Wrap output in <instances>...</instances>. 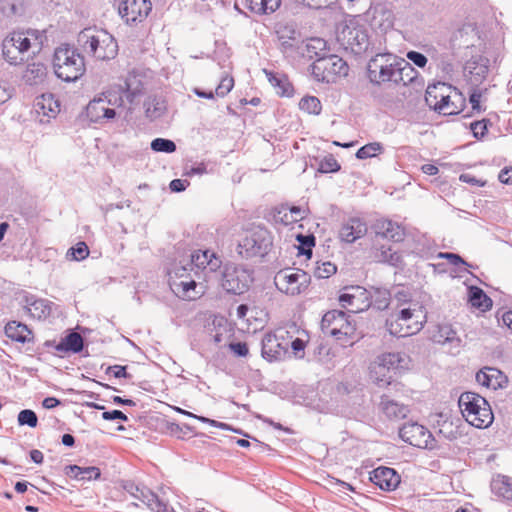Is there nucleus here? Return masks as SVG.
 Returning <instances> with one entry per match:
<instances>
[{
    "instance_id": "nucleus-1",
    "label": "nucleus",
    "mask_w": 512,
    "mask_h": 512,
    "mask_svg": "<svg viewBox=\"0 0 512 512\" xmlns=\"http://www.w3.org/2000/svg\"><path fill=\"white\" fill-rule=\"evenodd\" d=\"M221 266L222 260L214 251H196L186 264H176L168 271L169 286L177 297L195 300L204 294V282L210 280Z\"/></svg>"
},
{
    "instance_id": "nucleus-2",
    "label": "nucleus",
    "mask_w": 512,
    "mask_h": 512,
    "mask_svg": "<svg viewBox=\"0 0 512 512\" xmlns=\"http://www.w3.org/2000/svg\"><path fill=\"white\" fill-rule=\"evenodd\" d=\"M426 322V312L416 300H404L398 303L393 313L386 320L387 330L391 335L407 337L418 333Z\"/></svg>"
},
{
    "instance_id": "nucleus-3",
    "label": "nucleus",
    "mask_w": 512,
    "mask_h": 512,
    "mask_svg": "<svg viewBox=\"0 0 512 512\" xmlns=\"http://www.w3.org/2000/svg\"><path fill=\"white\" fill-rule=\"evenodd\" d=\"M77 43L84 53L96 60H111L118 54L116 39L104 29L96 27L83 29L78 34Z\"/></svg>"
},
{
    "instance_id": "nucleus-4",
    "label": "nucleus",
    "mask_w": 512,
    "mask_h": 512,
    "mask_svg": "<svg viewBox=\"0 0 512 512\" xmlns=\"http://www.w3.org/2000/svg\"><path fill=\"white\" fill-rule=\"evenodd\" d=\"M41 34L37 30L13 31L2 41V55L11 65L24 62L31 48H41Z\"/></svg>"
},
{
    "instance_id": "nucleus-5",
    "label": "nucleus",
    "mask_w": 512,
    "mask_h": 512,
    "mask_svg": "<svg viewBox=\"0 0 512 512\" xmlns=\"http://www.w3.org/2000/svg\"><path fill=\"white\" fill-rule=\"evenodd\" d=\"M52 65L56 77L65 82L77 81L86 71L83 55L68 44L55 49Z\"/></svg>"
},
{
    "instance_id": "nucleus-6",
    "label": "nucleus",
    "mask_w": 512,
    "mask_h": 512,
    "mask_svg": "<svg viewBox=\"0 0 512 512\" xmlns=\"http://www.w3.org/2000/svg\"><path fill=\"white\" fill-rule=\"evenodd\" d=\"M425 101L430 108L440 114L455 115L462 111L465 100L457 89L438 82L427 87Z\"/></svg>"
},
{
    "instance_id": "nucleus-7",
    "label": "nucleus",
    "mask_w": 512,
    "mask_h": 512,
    "mask_svg": "<svg viewBox=\"0 0 512 512\" xmlns=\"http://www.w3.org/2000/svg\"><path fill=\"white\" fill-rule=\"evenodd\" d=\"M458 405L465 420L476 428H487L494 420L489 403L477 393H462L459 397Z\"/></svg>"
},
{
    "instance_id": "nucleus-8",
    "label": "nucleus",
    "mask_w": 512,
    "mask_h": 512,
    "mask_svg": "<svg viewBox=\"0 0 512 512\" xmlns=\"http://www.w3.org/2000/svg\"><path fill=\"white\" fill-rule=\"evenodd\" d=\"M399 58L391 53L377 54L371 58L367 65V74L373 84L393 83L400 78Z\"/></svg>"
},
{
    "instance_id": "nucleus-9",
    "label": "nucleus",
    "mask_w": 512,
    "mask_h": 512,
    "mask_svg": "<svg viewBox=\"0 0 512 512\" xmlns=\"http://www.w3.org/2000/svg\"><path fill=\"white\" fill-rule=\"evenodd\" d=\"M272 246V236L270 232L262 227H257L249 231L239 242L237 251L243 258H252L255 256L263 257L268 253Z\"/></svg>"
},
{
    "instance_id": "nucleus-10",
    "label": "nucleus",
    "mask_w": 512,
    "mask_h": 512,
    "mask_svg": "<svg viewBox=\"0 0 512 512\" xmlns=\"http://www.w3.org/2000/svg\"><path fill=\"white\" fill-rule=\"evenodd\" d=\"M347 63L337 55L320 57L311 65V74L319 82L333 83L348 74Z\"/></svg>"
},
{
    "instance_id": "nucleus-11",
    "label": "nucleus",
    "mask_w": 512,
    "mask_h": 512,
    "mask_svg": "<svg viewBox=\"0 0 512 512\" xmlns=\"http://www.w3.org/2000/svg\"><path fill=\"white\" fill-rule=\"evenodd\" d=\"M310 275L303 270L285 268L274 276V284L281 292L289 296H296L305 292L310 284Z\"/></svg>"
},
{
    "instance_id": "nucleus-12",
    "label": "nucleus",
    "mask_w": 512,
    "mask_h": 512,
    "mask_svg": "<svg viewBox=\"0 0 512 512\" xmlns=\"http://www.w3.org/2000/svg\"><path fill=\"white\" fill-rule=\"evenodd\" d=\"M253 281L250 270L243 266L226 265L222 274L221 286L231 294L240 295L249 289Z\"/></svg>"
},
{
    "instance_id": "nucleus-13",
    "label": "nucleus",
    "mask_w": 512,
    "mask_h": 512,
    "mask_svg": "<svg viewBox=\"0 0 512 512\" xmlns=\"http://www.w3.org/2000/svg\"><path fill=\"white\" fill-rule=\"evenodd\" d=\"M321 327L325 334L338 340L343 337L352 338L355 333V325L347 318L345 312L338 310L327 312L322 318Z\"/></svg>"
},
{
    "instance_id": "nucleus-14",
    "label": "nucleus",
    "mask_w": 512,
    "mask_h": 512,
    "mask_svg": "<svg viewBox=\"0 0 512 512\" xmlns=\"http://www.w3.org/2000/svg\"><path fill=\"white\" fill-rule=\"evenodd\" d=\"M288 331L278 329L274 333L266 334L262 339V356L268 361H276L287 353L289 340L285 339Z\"/></svg>"
},
{
    "instance_id": "nucleus-15",
    "label": "nucleus",
    "mask_w": 512,
    "mask_h": 512,
    "mask_svg": "<svg viewBox=\"0 0 512 512\" xmlns=\"http://www.w3.org/2000/svg\"><path fill=\"white\" fill-rule=\"evenodd\" d=\"M339 302L343 308L348 309L351 313L365 311L372 305L370 292L360 286L345 288L339 296Z\"/></svg>"
},
{
    "instance_id": "nucleus-16",
    "label": "nucleus",
    "mask_w": 512,
    "mask_h": 512,
    "mask_svg": "<svg viewBox=\"0 0 512 512\" xmlns=\"http://www.w3.org/2000/svg\"><path fill=\"white\" fill-rule=\"evenodd\" d=\"M400 438L412 446L418 448H433V436L431 432L418 423H406L399 429Z\"/></svg>"
},
{
    "instance_id": "nucleus-17",
    "label": "nucleus",
    "mask_w": 512,
    "mask_h": 512,
    "mask_svg": "<svg viewBox=\"0 0 512 512\" xmlns=\"http://www.w3.org/2000/svg\"><path fill=\"white\" fill-rule=\"evenodd\" d=\"M33 111L36 121L40 124H48L55 119L60 112V102L52 93H44L35 98Z\"/></svg>"
},
{
    "instance_id": "nucleus-18",
    "label": "nucleus",
    "mask_w": 512,
    "mask_h": 512,
    "mask_svg": "<svg viewBox=\"0 0 512 512\" xmlns=\"http://www.w3.org/2000/svg\"><path fill=\"white\" fill-rule=\"evenodd\" d=\"M152 9L150 0H123L118 7L121 18L127 24L144 21Z\"/></svg>"
},
{
    "instance_id": "nucleus-19",
    "label": "nucleus",
    "mask_w": 512,
    "mask_h": 512,
    "mask_svg": "<svg viewBox=\"0 0 512 512\" xmlns=\"http://www.w3.org/2000/svg\"><path fill=\"white\" fill-rule=\"evenodd\" d=\"M337 38L342 45L356 53L363 51L368 45V35L365 30L361 26L352 23L345 25L338 32Z\"/></svg>"
},
{
    "instance_id": "nucleus-20",
    "label": "nucleus",
    "mask_w": 512,
    "mask_h": 512,
    "mask_svg": "<svg viewBox=\"0 0 512 512\" xmlns=\"http://www.w3.org/2000/svg\"><path fill=\"white\" fill-rule=\"evenodd\" d=\"M125 491L135 500L141 502L153 512H164L166 504L150 489L140 487L132 482L124 485Z\"/></svg>"
},
{
    "instance_id": "nucleus-21",
    "label": "nucleus",
    "mask_w": 512,
    "mask_h": 512,
    "mask_svg": "<svg viewBox=\"0 0 512 512\" xmlns=\"http://www.w3.org/2000/svg\"><path fill=\"white\" fill-rule=\"evenodd\" d=\"M368 231L367 223L360 217H349L339 230V238L342 242L352 244L364 237Z\"/></svg>"
},
{
    "instance_id": "nucleus-22",
    "label": "nucleus",
    "mask_w": 512,
    "mask_h": 512,
    "mask_svg": "<svg viewBox=\"0 0 512 512\" xmlns=\"http://www.w3.org/2000/svg\"><path fill=\"white\" fill-rule=\"evenodd\" d=\"M370 480L380 489L385 491H393L400 484V476L389 467H378L371 472Z\"/></svg>"
},
{
    "instance_id": "nucleus-23",
    "label": "nucleus",
    "mask_w": 512,
    "mask_h": 512,
    "mask_svg": "<svg viewBox=\"0 0 512 512\" xmlns=\"http://www.w3.org/2000/svg\"><path fill=\"white\" fill-rule=\"evenodd\" d=\"M86 114L91 122L102 123L115 118L117 112L115 108L108 107L102 97L98 95L88 103Z\"/></svg>"
},
{
    "instance_id": "nucleus-24",
    "label": "nucleus",
    "mask_w": 512,
    "mask_h": 512,
    "mask_svg": "<svg viewBox=\"0 0 512 512\" xmlns=\"http://www.w3.org/2000/svg\"><path fill=\"white\" fill-rule=\"evenodd\" d=\"M394 375L401 374L410 367L411 359L404 352H386L377 356Z\"/></svg>"
},
{
    "instance_id": "nucleus-25",
    "label": "nucleus",
    "mask_w": 512,
    "mask_h": 512,
    "mask_svg": "<svg viewBox=\"0 0 512 512\" xmlns=\"http://www.w3.org/2000/svg\"><path fill=\"white\" fill-rule=\"evenodd\" d=\"M475 378L478 384L493 390L507 384V377L497 368L485 367L476 373Z\"/></svg>"
},
{
    "instance_id": "nucleus-26",
    "label": "nucleus",
    "mask_w": 512,
    "mask_h": 512,
    "mask_svg": "<svg viewBox=\"0 0 512 512\" xmlns=\"http://www.w3.org/2000/svg\"><path fill=\"white\" fill-rule=\"evenodd\" d=\"M380 411L390 420H400L409 413L408 406L391 399L387 395H382L379 402Z\"/></svg>"
},
{
    "instance_id": "nucleus-27",
    "label": "nucleus",
    "mask_w": 512,
    "mask_h": 512,
    "mask_svg": "<svg viewBox=\"0 0 512 512\" xmlns=\"http://www.w3.org/2000/svg\"><path fill=\"white\" fill-rule=\"evenodd\" d=\"M375 232L382 238L399 242L404 238V229L396 222L388 219L379 220L375 224Z\"/></svg>"
},
{
    "instance_id": "nucleus-28",
    "label": "nucleus",
    "mask_w": 512,
    "mask_h": 512,
    "mask_svg": "<svg viewBox=\"0 0 512 512\" xmlns=\"http://www.w3.org/2000/svg\"><path fill=\"white\" fill-rule=\"evenodd\" d=\"M489 71V60L485 57H475L470 59L465 65V72L470 75V80L474 84L481 83Z\"/></svg>"
},
{
    "instance_id": "nucleus-29",
    "label": "nucleus",
    "mask_w": 512,
    "mask_h": 512,
    "mask_svg": "<svg viewBox=\"0 0 512 512\" xmlns=\"http://www.w3.org/2000/svg\"><path fill=\"white\" fill-rule=\"evenodd\" d=\"M123 91L129 104H133L142 95L145 89V83L141 75L131 73L127 76Z\"/></svg>"
},
{
    "instance_id": "nucleus-30",
    "label": "nucleus",
    "mask_w": 512,
    "mask_h": 512,
    "mask_svg": "<svg viewBox=\"0 0 512 512\" xmlns=\"http://www.w3.org/2000/svg\"><path fill=\"white\" fill-rule=\"evenodd\" d=\"M370 377L378 387L384 388L392 383L394 374L376 357L370 365Z\"/></svg>"
},
{
    "instance_id": "nucleus-31",
    "label": "nucleus",
    "mask_w": 512,
    "mask_h": 512,
    "mask_svg": "<svg viewBox=\"0 0 512 512\" xmlns=\"http://www.w3.org/2000/svg\"><path fill=\"white\" fill-rule=\"evenodd\" d=\"M47 76V67L42 62H32L23 71L22 79L27 85H38L44 82Z\"/></svg>"
},
{
    "instance_id": "nucleus-32",
    "label": "nucleus",
    "mask_w": 512,
    "mask_h": 512,
    "mask_svg": "<svg viewBox=\"0 0 512 512\" xmlns=\"http://www.w3.org/2000/svg\"><path fill=\"white\" fill-rule=\"evenodd\" d=\"M25 306L29 315L34 319H46L52 312V304L46 299L27 298Z\"/></svg>"
},
{
    "instance_id": "nucleus-33",
    "label": "nucleus",
    "mask_w": 512,
    "mask_h": 512,
    "mask_svg": "<svg viewBox=\"0 0 512 512\" xmlns=\"http://www.w3.org/2000/svg\"><path fill=\"white\" fill-rule=\"evenodd\" d=\"M305 217V211L297 206H281L274 214V220L286 226L292 225Z\"/></svg>"
},
{
    "instance_id": "nucleus-34",
    "label": "nucleus",
    "mask_w": 512,
    "mask_h": 512,
    "mask_svg": "<svg viewBox=\"0 0 512 512\" xmlns=\"http://www.w3.org/2000/svg\"><path fill=\"white\" fill-rule=\"evenodd\" d=\"M84 346L83 337L77 332H70L55 346L58 353H79Z\"/></svg>"
},
{
    "instance_id": "nucleus-35",
    "label": "nucleus",
    "mask_w": 512,
    "mask_h": 512,
    "mask_svg": "<svg viewBox=\"0 0 512 512\" xmlns=\"http://www.w3.org/2000/svg\"><path fill=\"white\" fill-rule=\"evenodd\" d=\"M327 51V42L319 37H313L308 39L303 47H302V55L303 57H307L309 59L316 58V60L320 57L326 56Z\"/></svg>"
},
{
    "instance_id": "nucleus-36",
    "label": "nucleus",
    "mask_w": 512,
    "mask_h": 512,
    "mask_svg": "<svg viewBox=\"0 0 512 512\" xmlns=\"http://www.w3.org/2000/svg\"><path fill=\"white\" fill-rule=\"evenodd\" d=\"M65 475L76 480H92L100 477V469L95 466L80 467L78 465H67L64 469Z\"/></svg>"
},
{
    "instance_id": "nucleus-37",
    "label": "nucleus",
    "mask_w": 512,
    "mask_h": 512,
    "mask_svg": "<svg viewBox=\"0 0 512 512\" xmlns=\"http://www.w3.org/2000/svg\"><path fill=\"white\" fill-rule=\"evenodd\" d=\"M433 341L439 344H450L456 348L460 346V339L457 332L449 324L438 326L437 332L433 334Z\"/></svg>"
},
{
    "instance_id": "nucleus-38",
    "label": "nucleus",
    "mask_w": 512,
    "mask_h": 512,
    "mask_svg": "<svg viewBox=\"0 0 512 512\" xmlns=\"http://www.w3.org/2000/svg\"><path fill=\"white\" fill-rule=\"evenodd\" d=\"M264 71L269 83L275 88L278 95L291 96L293 94V87L286 75Z\"/></svg>"
},
{
    "instance_id": "nucleus-39",
    "label": "nucleus",
    "mask_w": 512,
    "mask_h": 512,
    "mask_svg": "<svg viewBox=\"0 0 512 512\" xmlns=\"http://www.w3.org/2000/svg\"><path fill=\"white\" fill-rule=\"evenodd\" d=\"M99 95L108 107L115 108L116 111L124 107L127 102L122 86L111 87Z\"/></svg>"
},
{
    "instance_id": "nucleus-40",
    "label": "nucleus",
    "mask_w": 512,
    "mask_h": 512,
    "mask_svg": "<svg viewBox=\"0 0 512 512\" xmlns=\"http://www.w3.org/2000/svg\"><path fill=\"white\" fill-rule=\"evenodd\" d=\"M248 9L257 15H270L279 9L281 0H246Z\"/></svg>"
},
{
    "instance_id": "nucleus-41",
    "label": "nucleus",
    "mask_w": 512,
    "mask_h": 512,
    "mask_svg": "<svg viewBox=\"0 0 512 512\" xmlns=\"http://www.w3.org/2000/svg\"><path fill=\"white\" fill-rule=\"evenodd\" d=\"M5 334L12 340L25 343L31 340L32 333L25 324L12 321L5 326Z\"/></svg>"
},
{
    "instance_id": "nucleus-42",
    "label": "nucleus",
    "mask_w": 512,
    "mask_h": 512,
    "mask_svg": "<svg viewBox=\"0 0 512 512\" xmlns=\"http://www.w3.org/2000/svg\"><path fill=\"white\" fill-rule=\"evenodd\" d=\"M492 491L499 497L512 502V478L508 476H497L491 483Z\"/></svg>"
},
{
    "instance_id": "nucleus-43",
    "label": "nucleus",
    "mask_w": 512,
    "mask_h": 512,
    "mask_svg": "<svg viewBox=\"0 0 512 512\" xmlns=\"http://www.w3.org/2000/svg\"><path fill=\"white\" fill-rule=\"evenodd\" d=\"M144 107H145L146 117L149 118L150 120L159 119L160 117H162L165 114V112L167 110L165 100L162 98H158V97H149L145 101Z\"/></svg>"
},
{
    "instance_id": "nucleus-44",
    "label": "nucleus",
    "mask_w": 512,
    "mask_h": 512,
    "mask_svg": "<svg viewBox=\"0 0 512 512\" xmlns=\"http://www.w3.org/2000/svg\"><path fill=\"white\" fill-rule=\"evenodd\" d=\"M469 302L473 307L482 311L489 310L492 306V300L484 293V291L476 286L469 288Z\"/></svg>"
},
{
    "instance_id": "nucleus-45",
    "label": "nucleus",
    "mask_w": 512,
    "mask_h": 512,
    "mask_svg": "<svg viewBox=\"0 0 512 512\" xmlns=\"http://www.w3.org/2000/svg\"><path fill=\"white\" fill-rule=\"evenodd\" d=\"M24 11V0H0V12L6 17L22 15Z\"/></svg>"
},
{
    "instance_id": "nucleus-46",
    "label": "nucleus",
    "mask_w": 512,
    "mask_h": 512,
    "mask_svg": "<svg viewBox=\"0 0 512 512\" xmlns=\"http://www.w3.org/2000/svg\"><path fill=\"white\" fill-rule=\"evenodd\" d=\"M398 66H399V72L401 73L399 75L401 79L397 78L394 80L393 83L394 84L402 83L403 85H407L415 78L416 71L411 66V64L409 62L405 61L404 59L399 58Z\"/></svg>"
},
{
    "instance_id": "nucleus-47",
    "label": "nucleus",
    "mask_w": 512,
    "mask_h": 512,
    "mask_svg": "<svg viewBox=\"0 0 512 512\" xmlns=\"http://www.w3.org/2000/svg\"><path fill=\"white\" fill-rule=\"evenodd\" d=\"M299 108L309 114L318 115L322 106L320 100L315 96H305L299 102Z\"/></svg>"
},
{
    "instance_id": "nucleus-48",
    "label": "nucleus",
    "mask_w": 512,
    "mask_h": 512,
    "mask_svg": "<svg viewBox=\"0 0 512 512\" xmlns=\"http://www.w3.org/2000/svg\"><path fill=\"white\" fill-rule=\"evenodd\" d=\"M372 305L378 310H384L388 307L390 293L386 289H376L373 294L370 293Z\"/></svg>"
},
{
    "instance_id": "nucleus-49",
    "label": "nucleus",
    "mask_w": 512,
    "mask_h": 512,
    "mask_svg": "<svg viewBox=\"0 0 512 512\" xmlns=\"http://www.w3.org/2000/svg\"><path fill=\"white\" fill-rule=\"evenodd\" d=\"M150 147L155 152L167 154L173 153L177 149L175 142L166 138H155L152 140Z\"/></svg>"
},
{
    "instance_id": "nucleus-50",
    "label": "nucleus",
    "mask_w": 512,
    "mask_h": 512,
    "mask_svg": "<svg viewBox=\"0 0 512 512\" xmlns=\"http://www.w3.org/2000/svg\"><path fill=\"white\" fill-rule=\"evenodd\" d=\"M382 150V145L378 142L368 143L362 146L356 153L358 159H367L375 157Z\"/></svg>"
},
{
    "instance_id": "nucleus-51",
    "label": "nucleus",
    "mask_w": 512,
    "mask_h": 512,
    "mask_svg": "<svg viewBox=\"0 0 512 512\" xmlns=\"http://www.w3.org/2000/svg\"><path fill=\"white\" fill-rule=\"evenodd\" d=\"M337 271L336 265L327 261L317 264L314 268V276L318 279H326L334 275Z\"/></svg>"
},
{
    "instance_id": "nucleus-52",
    "label": "nucleus",
    "mask_w": 512,
    "mask_h": 512,
    "mask_svg": "<svg viewBox=\"0 0 512 512\" xmlns=\"http://www.w3.org/2000/svg\"><path fill=\"white\" fill-rule=\"evenodd\" d=\"M88 255H89V248L85 242H78L74 247H71L67 251V257L72 260H76V261L83 260Z\"/></svg>"
},
{
    "instance_id": "nucleus-53",
    "label": "nucleus",
    "mask_w": 512,
    "mask_h": 512,
    "mask_svg": "<svg viewBox=\"0 0 512 512\" xmlns=\"http://www.w3.org/2000/svg\"><path fill=\"white\" fill-rule=\"evenodd\" d=\"M38 422V418L36 413L30 409H24L18 414V423L20 425H27L29 427H36Z\"/></svg>"
},
{
    "instance_id": "nucleus-54",
    "label": "nucleus",
    "mask_w": 512,
    "mask_h": 512,
    "mask_svg": "<svg viewBox=\"0 0 512 512\" xmlns=\"http://www.w3.org/2000/svg\"><path fill=\"white\" fill-rule=\"evenodd\" d=\"M380 260L395 267L402 263V258L399 253L393 252L391 248L385 249L384 247H382L381 250Z\"/></svg>"
},
{
    "instance_id": "nucleus-55",
    "label": "nucleus",
    "mask_w": 512,
    "mask_h": 512,
    "mask_svg": "<svg viewBox=\"0 0 512 512\" xmlns=\"http://www.w3.org/2000/svg\"><path fill=\"white\" fill-rule=\"evenodd\" d=\"M178 412L184 414V415H187L189 417H193V418H196L197 420L203 422V423H208L210 424L211 426L213 427H217V428H220L222 430H230V426L226 423H223V422H219V421H216V420H213V419H209L207 417H204V416H198V415H195L191 412H188L186 410H183V409H180L178 408L177 409Z\"/></svg>"
},
{
    "instance_id": "nucleus-56",
    "label": "nucleus",
    "mask_w": 512,
    "mask_h": 512,
    "mask_svg": "<svg viewBox=\"0 0 512 512\" xmlns=\"http://www.w3.org/2000/svg\"><path fill=\"white\" fill-rule=\"evenodd\" d=\"M234 86V80L232 77H224L220 84L215 89V94L219 97L227 95Z\"/></svg>"
},
{
    "instance_id": "nucleus-57",
    "label": "nucleus",
    "mask_w": 512,
    "mask_h": 512,
    "mask_svg": "<svg viewBox=\"0 0 512 512\" xmlns=\"http://www.w3.org/2000/svg\"><path fill=\"white\" fill-rule=\"evenodd\" d=\"M339 169V163L332 156H329L320 162L319 170L323 173L336 172Z\"/></svg>"
},
{
    "instance_id": "nucleus-58",
    "label": "nucleus",
    "mask_w": 512,
    "mask_h": 512,
    "mask_svg": "<svg viewBox=\"0 0 512 512\" xmlns=\"http://www.w3.org/2000/svg\"><path fill=\"white\" fill-rule=\"evenodd\" d=\"M407 58L409 61H411L414 65L423 68L427 64V57L417 51H409L407 52Z\"/></svg>"
},
{
    "instance_id": "nucleus-59",
    "label": "nucleus",
    "mask_w": 512,
    "mask_h": 512,
    "mask_svg": "<svg viewBox=\"0 0 512 512\" xmlns=\"http://www.w3.org/2000/svg\"><path fill=\"white\" fill-rule=\"evenodd\" d=\"M470 128L475 138H482L487 132V121H475L471 123Z\"/></svg>"
},
{
    "instance_id": "nucleus-60",
    "label": "nucleus",
    "mask_w": 512,
    "mask_h": 512,
    "mask_svg": "<svg viewBox=\"0 0 512 512\" xmlns=\"http://www.w3.org/2000/svg\"><path fill=\"white\" fill-rule=\"evenodd\" d=\"M289 346H291L296 357L303 358L305 349V341L303 339L295 338L289 341Z\"/></svg>"
},
{
    "instance_id": "nucleus-61",
    "label": "nucleus",
    "mask_w": 512,
    "mask_h": 512,
    "mask_svg": "<svg viewBox=\"0 0 512 512\" xmlns=\"http://www.w3.org/2000/svg\"><path fill=\"white\" fill-rule=\"evenodd\" d=\"M459 180L461 182H464V183H467V184H470L472 186H479V187H483L486 185V180H482V179H478L476 178L474 175L472 174H469V173H463L459 176Z\"/></svg>"
},
{
    "instance_id": "nucleus-62",
    "label": "nucleus",
    "mask_w": 512,
    "mask_h": 512,
    "mask_svg": "<svg viewBox=\"0 0 512 512\" xmlns=\"http://www.w3.org/2000/svg\"><path fill=\"white\" fill-rule=\"evenodd\" d=\"M106 373L112 374L115 378H127L130 376L126 371V367L121 365L109 366Z\"/></svg>"
},
{
    "instance_id": "nucleus-63",
    "label": "nucleus",
    "mask_w": 512,
    "mask_h": 512,
    "mask_svg": "<svg viewBox=\"0 0 512 512\" xmlns=\"http://www.w3.org/2000/svg\"><path fill=\"white\" fill-rule=\"evenodd\" d=\"M229 347L233 353L240 357H245L249 352L248 346L244 342L231 343Z\"/></svg>"
},
{
    "instance_id": "nucleus-64",
    "label": "nucleus",
    "mask_w": 512,
    "mask_h": 512,
    "mask_svg": "<svg viewBox=\"0 0 512 512\" xmlns=\"http://www.w3.org/2000/svg\"><path fill=\"white\" fill-rule=\"evenodd\" d=\"M498 179L503 184L512 185V167L502 169Z\"/></svg>"
}]
</instances>
